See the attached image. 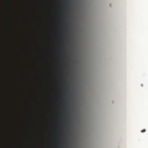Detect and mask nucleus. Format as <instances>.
Listing matches in <instances>:
<instances>
[{
    "instance_id": "f257e3e1",
    "label": "nucleus",
    "mask_w": 148,
    "mask_h": 148,
    "mask_svg": "<svg viewBox=\"0 0 148 148\" xmlns=\"http://www.w3.org/2000/svg\"><path fill=\"white\" fill-rule=\"evenodd\" d=\"M146 131V130L145 129H143L142 130H141V132H145Z\"/></svg>"
},
{
    "instance_id": "f03ea898",
    "label": "nucleus",
    "mask_w": 148,
    "mask_h": 148,
    "mask_svg": "<svg viewBox=\"0 0 148 148\" xmlns=\"http://www.w3.org/2000/svg\"><path fill=\"white\" fill-rule=\"evenodd\" d=\"M68 1H66V2H68Z\"/></svg>"
}]
</instances>
